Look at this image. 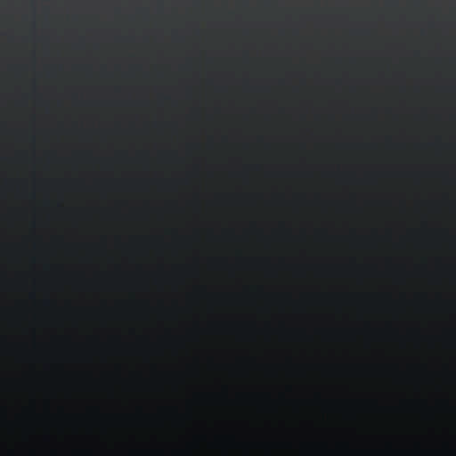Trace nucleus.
Wrapping results in <instances>:
<instances>
[{"label":"nucleus","instance_id":"f257e3e1","mask_svg":"<svg viewBox=\"0 0 456 456\" xmlns=\"http://www.w3.org/2000/svg\"><path fill=\"white\" fill-rule=\"evenodd\" d=\"M200 126H201V127H203V126H204V125H203V124H201V125H200Z\"/></svg>","mask_w":456,"mask_h":456}]
</instances>
